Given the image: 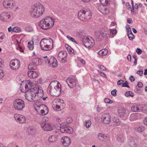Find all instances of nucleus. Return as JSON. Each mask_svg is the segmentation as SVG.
<instances>
[{"label":"nucleus","instance_id":"1","mask_svg":"<svg viewBox=\"0 0 147 147\" xmlns=\"http://www.w3.org/2000/svg\"><path fill=\"white\" fill-rule=\"evenodd\" d=\"M44 94L42 87L39 86H32L30 90L25 94V96L26 99L29 101H35L38 99L37 97H42Z\"/></svg>","mask_w":147,"mask_h":147},{"label":"nucleus","instance_id":"2","mask_svg":"<svg viewBox=\"0 0 147 147\" xmlns=\"http://www.w3.org/2000/svg\"><path fill=\"white\" fill-rule=\"evenodd\" d=\"M47 90L51 96H58L61 94V84L57 81H53L50 84Z\"/></svg>","mask_w":147,"mask_h":147},{"label":"nucleus","instance_id":"3","mask_svg":"<svg viewBox=\"0 0 147 147\" xmlns=\"http://www.w3.org/2000/svg\"><path fill=\"white\" fill-rule=\"evenodd\" d=\"M54 23V20L51 17L47 16L40 21L39 26L43 29L47 30L52 28Z\"/></svg>","mask_w":147,"mask_h":147},{"label":"nucleus","instance_id":"4","mask_svg":"<svg viewBox=\"0 0 147 147\" xmlns=\"http://www.w3.org/2000/svg\"><path fill=\"white\" fill-rule=\"evenodd\" d=\"M35 85H36L30 80H26L20 84V90L22 92L26 93L30 90L32 86H35Z\"/></svg>","mask_w":147,"mask_h":147},{"label":"nucleus","instance_id":"5","mask_svg":"<svg viewBox=\"0 0 147 147\" xmlns=\"http://www.w3.org/2000/svg\"><path fill=\"white\" fill-rule=\"evenodd\" d=\"M81 10L78 14V17L80 20L84 21L88 20L91 18L92 14L90 10Z\"/></svg>","mask_w":147,"mask_h":147},{"label":"nucleus","instance_id":"6","mask_svg":"<svg viewBox=\"0 0 147 147\" xmlns=\"http://www.w3.org/2000/svg\"><path fill=\"white\" fill-rule=\"evenodd\" d=\"M14 109L16 110L21 111L25 107L24 101L20 99H17L13 101V103Z\"/></svg>","mask_w":147,"mask_h":147},{"label":"nucleus","instance_id":"7","mask_svg":"<svg viewBox=\"0 0 147 147\" xmlns=\"http://www.w3.org/2000/svg\"><path fill=\"white\" fill-rule=\"evenodd\" d=\"M83 43L86 47L90 49L94 45L95 42L92 37L89 36L84 38L83 40Z\"/></svg>","mask_w":147,"mask_h":147},{"label":"nucleus","instance_id":"8","mask_svg":"<svg viewBox=\"0 0 147 147\" xmlns=\"http://www.w3.org/2000/svg\"><path fill=\"white\" fill-rule=\"evenodd\" d=\"M12 14L10 12H3L0 15V20L3 22H9L12 19Z\"/></svg>","mask_w":147,"mask_h":147},{"label":"nucleus","instance_id":"9","mask_svg":"<svg viewBox=\"0 0 147 147\" xmlns=\"http://www.w3.org/2000/svg\"><path fill=\"white\" fill-rule=\"evenodd\" d=\"M40 125L42 129L46 131H51L53 129V125L50 123L42 122L40 123Z\"/></svg>","mask_w":147,"mask_h":147},{"label":"nucleus","instance_id":"10","mask_svg":"<svg viewBox=\"0 0 147 147\" xmlns=\"http://www.w3.org/2000/svg\"><path fill=\"white\" fill-rule=\"evenodd\" d=\"M20 61L18 59H16L12 60L10 62V67L13 70L17 69L20 66Z\"/></svg>","mask_w":147,"mask_h":147},{"label":"nucleus","instance_id":"11","mask_svg":"<svg viewBox=\"0 0 147 147\" xmlns=\"http://www.w3.org/2000/svg\"><path fill=\"white\" fill-rule=\"evenodd\" d=\"M111 120V117L109 113H104L102 115L101 121L104 123L109 124Z\"/></svg>","mask_w":147,"mask_h":147},{"label":"nucleus","instance_id":"12","mask_svg":"<svg viewBox=\"0 0 147 147\" xmlns=\"http://www.w3.org/2000/svg\"><path fill=\"white\" fill-rule=\"evenodd\" d=\"M14 118L17 122L20 123H24L26 121V118L25 116L19 114H16L14 115Z\"/></svg>","mask_w":147,"mask_h":147},{"label":"nucleus","instance_id":"13","mask_svg":"<svg viewBox=\"0 0 147 147\" xmlns=\"http://www.w3.org/2000/svg\"><path fill=\"white\" fill-rule=\"evenodd\" d=\"M67 56V53L64 51L60 52L58 55V59L62 62H66V59Z\"/></svg>","mask_w":147,"mask_h":147},{"label":"nucleus","instance_id":"14","mask_svg":"<svg viewBox=\"0 0 147 147\" xmlns=\"http://www.w3.org/2000/svg\"><path fill=\"white\" fill-rule=\"evenodd\" d=\"M30 12L32 16L37 18L42 15L44 12V10H31Z\"/></svg>","mask_w":147,"mask_h":147},{"label":"nucleus","instance_id":"15","mask_svg":"<svg viewBox=\"0 0 147 147\" xmlns=\"http://www.w3.org/2000/svg\"><path fill=\"white\" fill-rule=\"evenodd\" d=\"M66 82L70 88H73L76 86L77 81L75 79L69 77L67 79Z\"/></svg>","mask_w":147,"mask_h":147},{"label":"nucleus","instance_id":"16","mask_svg":"<svg viewBox=\"0 0 147 147\" xmlns=\"http://www.w3.org/2000/svg\"><path fill=\"white\" fill-rule=\"evenodd\" d=\"M109 35V32L105 31L103 32H95V37L96 39H98V40L103 37L105 36L108 37L107 35Z\"/></svg>","mask_w":147,"mask_h":147},{"label":"nucleus","instance_id":"17","mask_svg":"<svg viewBox=\"0 0 147 147\" xmlns=\"http://www.w3.org/2000/svg\"><path fill=\"white\" fill-rule=\"evenodd\" d=\"M109 35V32L105 31L103 32H95V37L96 39H98V40L103 37L105 36L108 37L107 35Z\"/></svg>","mask_w":147,"mask_h":147},{"label":"nucleus","instance_id":"18","mask_svg":"<svg viewBox=\"0 0 147 147\" xmlns=\"http://www.w3.org/2000/svg\"><path fill=\"white\" fill-rule=\"evenodd\" d=\"M61 142L63 145L65 147L69 146L71 142L70 138L66 136L63 137L61 139Z\"/></svg>","mask_w":147,"mask_h":147},{"label":"nucleus","instance_id":"19","mask_svg":"<svg viewBox=\"0 0 147 147\" xmlns=\"http://www.w3.org/2000/svg\"><path fill=\"white\" fill-rule=\"evenodd\" d=\"M109 138V136L107 134L99 133L97 134L98 139L100 141H107Z\"/></svg>","mask_w":147,"mask_h":147},{"label":"nucleus","instance_id":"20","mask_svg":"<svg viewBox=\"0 0 147 147\" xmlns=\"http://www.w3.org/2000/svg\"><path fill=\"white\" fill-rule=\"evenodd\" d=\"M53 43V40L51 38L48 39L43 38L41 40L40 42V45L41 48L42 47H45L46 45L51 44L52 45Z\"/></svg>","mask_w":147,"mask_h":147},{"label":"nucleus","instance_id":"21","mask_svg":"<svg viewBox=\"0 0 147 147\" xmlns=\"http://www.w3.org/2000/svg\"><path fill=\"white\" fill-rule=\"evenodd\" d=\"M118 112L119 115L122 117L124 116L126 117L129 114V112L127 110L122 108L119 109Z\"/></svg>","mask_w":147,"mask_h":147},{"label":"nucleus","instance_id":"22","mask_svg":"<svg viewBox=\"0 0 147 147\" xmlns=\"http://www.w3.org/2000/svg\"><path fill=\"white\" fill-rule=\"evenodd\" d=\"M59 135L60 134L59 133L56 132L54 135L50 136L49 137L48 141L51 143L55 142Z\"/></svg>","mask_w":147,"mask_h":147},{"label":"nucleus","instance_id":"23","mask_svg":"<svg viewBox=\"0 0 147 147\" xmlns=\"http://www.w3.org/2000/svg\"><path fill=\"white\" fill-rule=\"evenodd\" d=\"M49 65L51 67H55L57 66V61L56 59L53 56H51Z\"/></svg>","mask_w":147,"mask_h":147},{"label":"nucleus","instance_id":"24","mask_svg":"<svg viewBox=\"0 0 147 147\" xmlns=\"http://www.w3.org/2000/svg\"><path fill=\"white\" fill-rule=\"evenodd\" d=\"M45 8L44 6L39 2L34 4L32 6V9H42Z\"/></svg>","mask_w":147,"mask_h":147},{"label":"nucleus","instance_id":"25","mask_svg":"<svg viewBox=\"0 0 147 147\" xmlns=\"http://www.w3.org/2000/svg\"><path fill=\"white\" fill-rule=\"evenodd\" d=\"M40 114L42 115H45L47 114L49 112L48 109L45 105H43L41 106Z\"/></svg>","mask_w":147,"mask_h":147},{"label":"nucleus","instance_id":"26","mask_svg":"<svg viewBox=\"0 0 147 147\" xmlns=\"http://www.w3.org/2000/svg\"><path fill=\"white\" fill-rule=\"evenodd\" d=\"M28 75L30 78H35L38 76V74L36 72L29 71H28Z\"/></svg>","mask_w":147,"mask_h":147},{"label":"nucleus","instance_id":"27","mask_svg":"<svg viewBox=\"0 0 147 147\" xmlns=\"http://www.w3.org/2000/svg\"><path fill=\"white\" fill-rule=\"evenodd\" d=\"M32 61L33 63L35 65H41L42 62V59L38 58H33Z\"/></svg>","mask_w":147,"mask_h":147},{"label":"nucleus","instance_id":"28","mask_svg":"<svg viewBox=\"0 0 147 147\" xmlns=\"http://www.w3.org/2000/svg\"><path fill=\"white\" fill-rule=\"evenodd\" d=\"M45 47H42L41 48V49L44 51H48L52 49L53 48V43L52 45L51 44L46 45Z\"/></svg>","mask_w":147,"mask_h":147},{"label":"nucleus","instance_id":"29","mask_svg":"<svg viewBox=\"0 0 147 147\" xmlns=\"http://www.w3.org/2000/svg\"><path fill=\"white\" fill-rule=\"evenodd\" d=\"M67 127L63 124H60L59 129L61 132L62 133H66Z\"/></svg>","mask_w":147,"mask_h":147},{"label":"nucleus","instance_id":"30","mask_svg":"<svg viewBox=\"0 0 147 147\" xmlns=\"http://www.w3.org/2000/svg\"><path fill=\"white\" fill-rule=\"evenodd\" d=\"M131 109L133 111L135 112H139L142 110L141 106L138 105L132 106L131 108Z\"/></svg>","mask_w":147,"mask_h":147},{"label":"nucleus","instance_id":"31","mask_svg":"<svg viewBox=\"0 0 147 147\" xmlns=\"http://www.w3.org/2000/svg\"><path fill=\"white\" fill-rule=\"evenodd\" d=\"M64 103L63 100L61 99H57L54 100L53 101V103H55L57 105L60 106L63 108Z\"/></svg>","mask_w":147,"mask_h":147},{"label":"nucleus","instance_id":"32","mask_svg":"<svg viewBox=\"0 0 147 147\" xmlns=\"http://www.w3.org/2000/svg\"><path fill=\"white\" fill-rule=\"evenodd\" d=\"M45 105L40 104L38 102H36L34 103V106L36 111L38 112L39 109H41V106Z\"/></svg>","mask_w":147,"mask_h":147},{"label":"nucleus","instance_id":"33","mask_svg":"<svg viewBox=\"0 0 147 147\" xmlns=\"http://www.w3.org/2000/svg\"><path fill=\"white\" fill-rule=\"evenodd\" d=\"M138 114L132 113L131 114L129 117V119L131 121L136 120L138 118Z\"/></svg>","mask_w":147,"mask_h":147},{"label":"nucleus","instance_id":"34","mask_svg":"<svg viewBox=\"0 0 147 147\" xmlns=\"http://www.w3.org/2000/svg\"><path fill=\"white\" fill-rule=\"evenodd\" d=\"M117 33V31L116 29H110L109 37L113 38L114 35Z\"/></svg>","mask_w":147,"mask_h":147},{"label":"nucleus","instance_id":"35","mask_svg":"<svg viewBox=\"0 0 147 147\" xmlns=\"http://www.w3.org/2000/svg\"><path fill=\"white\" fill-rule=\"evenodd\" d=\"M3 5L5 8L7 9L10 7L11 4L9 0H6L4 1Z\"/></svg>","mask_w":147,"mask_h":147},{"label":"nucleus","instance_id":"36","mask_svg":"<svg viewBox=\"0 0 147 147\" xmlns=\"http://www.w3.org/2000/svg\"><path fill=\"white\" fill-rule=\"evenodd\" d=\"M108 50L106 49H103L100 51L98 52V54L100 55H105L107 53Z\"/></svg>","mask_w":147,"mask_h":147},{"label":"nucleus","instance_id":"37","mask_svg":"<svg viewBox=\"0 0 147 147\" xmlns=\"http://www.w3.org/2000/svg\"><path fill=\"white\" fill-rule=\"evenodd\" d=\"M28 47L30 50H32L34 48V43L32 41H31L28 42Z\"/></svg>","mask_w":147,"mask_h":147},{"label":"nucleus","instance_id":"38","mask_svg":"<svg viewBox=\"0 0 147 147\" xmlns=\"http://www.w3.org/2000/svg\"><path fill=\"white\" fill-rule=\"evenodd\" d=\"M100 2L103 6H107L109 3V0H100Z\"/></svg>","mask_w":147,"mask_h":147},{"label":"nucleus","instance_id":"39","mask_svg":"<svg viewBox=\"0 0 147 147\" xmlns=\"http://www.w3.org/2000/svg\"><path fill=\"white\" fill-rule=\"evenodd\" d=\"M113 121L115 123L114 125H116V126H118L120 125V122L119 121V119L117 117H114Z\"/></svg>","mask_w":147,"mask_h":147},{"label":"nucleus","instance_id":"40","mask_svg":"<svg viewBox=\"0 0 147 147\" xmlns=\"http://www.w3.org/2000/svg\"><path fill=\"white\" fill-rule=\"evenodd\" d=\"M135 130L139 133H141L144 131V128L142 126L136 128Z\"/></svg>","mask_w":147,"mask_h":147},{"label":"nucleus","instance_id":"41","mask_svg":"<svg viewBox=\"0 0 147 147\" xmlns=\"http://www.w3.org/2000/svg\"><path fill=\"white\" fill-rule=\"evenodd\" d=\"M125 95L126 96L133 97L134 96V93L131 91H128L125 92Z\"/></svg>","mask_w":147,"mask_h":147},{"label":"nucleus","instance_id":"42","mask_svg":"<svg viewBox=\"0 0 147 147\" xmlns=\"http://www.w3.org/2000/svg\"><path fill=\"white\" fill-rule=\"evenodd\" d=\"M53 103L54 106V108L55 109V110H56L57 111H60L61 110V109L63 108L61 107L60 106L58 105L55 103Z\"/></svg>","mask_w":147,"mask_h":147},{"label":"nucleus","instance_id":"43","mask_svg":"<svg viewBox=\"0 0 147 147\" xmlns=\"http://www.w3.org/2000/svg\"><path fill=\"white\" fill-rule=\"evenodd\" d=\"M91 124V122L90 120H86L85 121V125L87 128H89Z\"/></svg>","mask_w":147,"mask_h":147},{"label":"nucleus","instance_id":"44","mask_svg":"<svg viewBox=\"0 0 147 147\" xmlns=\"http://www.w3.org/2000/svg\"><path fill=\"white\" fill-rule=\"evenodd\" d=\"M51 57H48L47 56H46L43 57L44 58V61L46 64L49 65L50 62L49 60L51 59Z\"/></svg>","mask_w":147,"mask_h":147},{"label":"nucleus","instance_id":"45","mask_svg":"<svg viewBox=\"0 0 147 147\" xmlns=\"http://www.w3.org/2000/svg\"><path fill=\"white\" fill-rule=\"evenodd\" d=\"M117 140L119 142L121 143L123 142L124 141V137L122 135H119L117 137Z\"/></svg>","mask_w":147,"mask_h":147},{"label":"nucleus","instance_id":"46","mask_svg":"<svg viewBox=\"0 0 147 147\" xmlns=\"http://www.w3.org/2000/svg\"><path fill=\"white\" fill-rule=\"evenodd\" d=\"M67 131L66 132V133L69 134H72L73 131V129L70 127H67Z\"/></svg>","mask_w":147,"mask_h":147},{"label":"nucleus","instance_id":"47","mask_svg":"<svg viewBox=\"0 0 147 147\" xmlns=\"http://www.w3.org/2000/svg\"><path fill=\"white\" fill-rule=\"evenodd\" d=\"M34 64L30 63L28 66V69L29 70H34L35 68V67Z\"/></svg>","mask_w":147,"mask_h":147},{"label":"nucleus","instance_id":"48","mask_svg":"<svg viewBox=\"0 0 147 147\" xmlns=\"http://www.w3.org/2000/svg\"><path fill=\"white\" fill-rule=\"evenodd\" d=\"M21 31V29L20 28L15 27L12 29V31L14 32H18Z\"/></svg>","mask_w":147,"mask_h":147},{"label":"nucleus","instance_id":"49","mask_svg":"<svg viewBox=\"0 0 147 147\" xmlns=\"http://www.w3.org/2000/svg\"><path fill=\"white\" fill-rule=\"evenodd\" d=\"M142 5L141 3H140L139 5L137 3H136L135 5V7L136 9H138V8H142Z\"/></svg>","mask_w":147,"mask_h":147},{"label":"nucleus","instance_id":"50","mask_svg":"<svg viewBox=\"0 0 147 147\" xmlns=\"http://www.w3.org/2000/svg\"><path fill=\"white\" fill-rule=\"evenodd\" d=\"M26 30L28 32H31L33 31V28L31 26H27L26 27Z\"/></svg>","mask_w":147,"mask_h":147},{"label":"nucleus","instance_id":"51","mask_svg":"<svg viewBox=\"0 0 147 147\" xmlns=\"http://www.w3.org/2000/svg\"><path fill=\"white\" fill-rule=\"evenodd\" d=\"M5 37V34L3 32H0V42H2Z\"/></svg>","mask_w":147,"mask_h":147},{"label":"nucleus","instance_id":"52","mask_svg":"<svg viewBox=\"0 0 147 147\" xmlns=\"http://www.w3.org/2000/svg\"><path fill=\"white\" fill-rule=\"evenodd\" d=\"M128 142L131 146H133V145L134 144V142L133 141V138H131L128 141Z\"/></svg>","mask_w":147,"mask_h":147},{"label":"nucleus","instance_id":"53","mask_svg":"<svg viewBox=\"0 0 147 147\" xmlns=\"http://www.w3.org/2000/svg\"><path fill=\"white\" fill-rule=\"evenodd\" d=\"M67 38L69 40L73 42H75V43L77 44V42L72 37H71L69 36L68 35L67 36Z\"/></svg>","mask_w":147,"mask_h":147},{"label":"nucleus","instance_id":"54","mask_svg":"<svg viewBox=\"0 0 147 147\" xmlns=\"http://www.w3.org/2000/svg\"><path fill=\"white\" fill-rule=\"evenodd\" d=\"M97 66L102 70L106 71L107 70L106 68L102 65H98Z\"/></svg>","mask_w":147,"mask_h":147},{"label":"nucleus","instance_id":"55","mask_svg":"<svg viewBox=\"0 0 147 147\" xmlns=\"http://www.w3.org/2000/svg\"><path fill=\"white\" fill-rule=\"evenodd\" d=\"M99 11L103 14L106 15L109 12V10H99Z\"/></svg>","mask_w":147,"mask_h":147},{"label":"nucleus","instance_id":"56","mask_svg":"<svg viewBox=\"0 0 147 147\" xmlns=\"http://www.w3.org/2000/svg\"><path fill=\"white\" fill-rule=\"evenodd\" d=\"M105 102L108 103H112L113 102V101L111 100L109 98H106L104 99Z\"/></svg>","mask_w":147,"mask_h":147},{"label":"nucleus","instance_id":"57","mask_svg":"<svg viewBox=\"0 0 147 147\" xmlns=\"http://www.w3.org/2000/svg\"><path fill=\"white\" fill-rule=\"evenodd\" d=\"M78 60L82 64L85 65L86 63L84 60L80 57H78Z\"/></svg>","mask_w":147,"mask_h":147},{"label":"nucleus","instance_id":"58","mask_svg":"<svg viewBox=\"0 0 147 147\" xmlns=\"http://www.w3.org/2000/svg\"><path fill=\"white\" fill-rule=\"evenodd\" d=\"M4 76V74L3 71L0 69V79L2 78Z\"/></svg>","mask_w":147,"mask_h":147},{"label":"nucleus","instance_id":"59","mask_svg":"<svg viewBox=\"0 0 147 147\" xmlns=\"http://www.w3.org/2000/svg\"><path fill=\"white\" fill-rule=\"evenodd\" d=\"M128 36L129 39L131 40H132L134 38V36L133 34L129 35Z\"/></svg>","mask_w":147,"mask_h":147},{"label":"nucleus","instance_id":"60","mask_svg":"<svg viewBox=\"0 0 147 147\" xmlns=\"http://www.w3.org/2000/svg\"><path fill=\"white\" fill-rule=\"evenodd\" d=\"M17 49L20 52H21L22 53H23L24 52V49L21 46H19Z\"/></svg>","mask_w":147,"mask_h":147},{"label":"nucleus","instance_id":"61","mask_svg":"<svg viewBox=\"0 0 147 147\" xmlns=\"http://www.w3.org/2000/svg\"><path fill=\"white\" fill-rule=\"evenodd\" d=\"M117 90H114L111 91V93L112 95L113 96H115L117 95Z\"/></svg>","mask_w":147,"mask_h":147},{"label":"nucleus","instance_id":"62","mask_svg":"<svg viewBox=\"0 0 147 147\" xmlns=\"http://www.w3.org/2000/svg\"><path fill=\"white\" fill-rule=\"evenodd\" d=\"M67 50L68 52L70 54H72L74 53V50L71 47L68 49Z\"/></svg>","mask_w":147,"mask_h":147},{"label":"nucleus","instance_id":"63","mask_svg":"<svg viewBox=\"0 0 147 147\" xmlns=\"http://www.w3.org/2000/svg\"><path fill=\"white\" fill-rule=\"evenodd\" d=\"M72 119L71 117L68 118L66 120V122L68 123H71L72 121Z\"/></svg>","mask_w":147,"mask_h":147},{"label":"nucleus","instance_id":"64","mask_svg":"<svg viewBox=\"0 0 147 147\" xmlns=\"http://www.w3.org/2000/svg\"><path fill=\"white\" fill-rule=\"evenodd\" d=\"M128 83L127 81H125L124 83H123L122 86L123 87L129 88V87L128 85Z\"/></svg>","mask_w":147,"mask_h":147}]
</instances>
